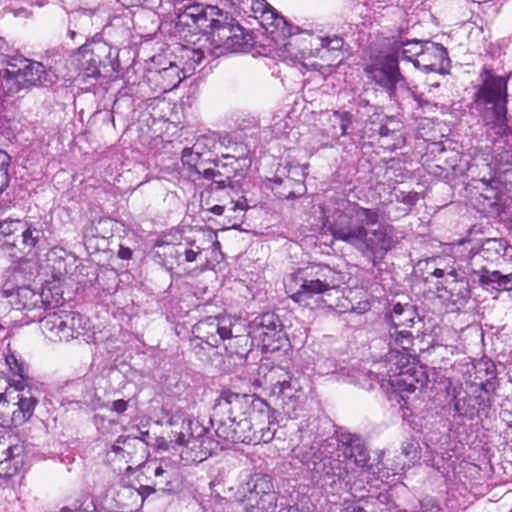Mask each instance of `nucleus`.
Returning a JSON list of instances; mask_svg holds the SVG:
<instances>
[{"instance_id": "27", "label": "nucleus", "mask_w": 512, "mask_h": 512, "mask_svg": "<svg viewBox=\"0 0 512 512\" xmlns=\"http://www.w3.org/2000/svg\"><path fill=\"white\" fill-rule=\"evenodd\" d=\"M475 369V378L480 380L479 387L493 394L498 386L495 364L491 360L482 359L476 364Z\"/></svg>"}, {"instance_id": "24", "label": "nucleus", "mask_w": 512, "mask_h": 512, "mask_svg": "<svg viewBox=\"0 0 512 512\" xmlns=\"http://www.w3.org/2000/svg\"><path fill=\"white\" fill-rule=\"evenodd\" d=\"M269 181L274 184L272 190L275 191L279 198L296 199L303 196L307 190L303 181L295 180L288 176L282 178L279 175H275Z\"/></svg>"}, {"instance_id": "51", "label": "nucleus", "mask_w": 512, "mask_h": 512, "mask_svg": "<svg viewBox=\"0 0 512 512\" xmlns=\"http://www.w3.org/2000/svg\"><path fill=\"white\" fill-rule=\"evenodd\" d=\"M265 406L264 410H261V413L266 417L267 427L270 428L274 433L277 431L278 423H277V412L268 406L266 403L262 402Z\"/></svg>"}, {"instance_id": "48", "label": "nucleus", "mask_w": 512, "mask_h": 512, "mask_svg": "<svg viewBox=\"0 0 512 512\" xmlns=\"http://www.w3.org/2000/svg\"><path fill=\"white\" fill-rule=\"evenodd\" d=\"M395 200L409 207H413L419 200V194L415 191H400L399 193L395 194Z\"/></svg>"}, {"instance_id": "32", "label": "nucleus", "mask_w": 512, "mask_h": 512, "mask_svg": "<svg viewBox=\"0 0 512 512\" xmlns=\"http://www.w3.org/2000/svg\"><path fill=\"white\" fill-rule=\"evenodd\" d=\"M488 135L493 137L497 150L502 149L500 152H496L495 155L499 170L503 172L510 171L512 169V141L506 142L505 137H502L500 134L492 133Z\"/></svg>"}, {"instance_id": "57", "label": "nucleus", "mask_w": 512, "mask_h": 512, "mask_svg": "<svg viewBox=\"0 0 512 512\" xmlns=\"http://www.w3.org/2000/svg\"><path fill=\"white\" fill-rule=\"evenodd\" d=\"M22 452H23V447L20 445H12V446L8 447L6 449V451L4 452L6 455L5 461L12 460V459L19 457Z\"/></svg>"}, {"instance_id": "28", "label": "nucleus", "mask_w": 512, "mask_h": 512, "mask_svg": "<svg viewBox=\"0 0 512 512\" xmlns=\"http://www.w3.org/2000/svg\"><path fill=\"white\" fill-rule=\"evenodd\" d=\"M469 274L477 277L479 285L483 288L499 290L501 273L497 270L490 271L486 266H479L475 256L471 258Z\"/></svg>"}, {"instance_id": "18", "label": "nucleus", "mask_w": 512, "mask_h": 512, "mask_svg": "<svg viewBox=\"0 0 512 512\" xmlns=\"http://www.w3.org/2000/svg\"><path fill=\"white\" fill-rule=\"evenodd\" d=\"M11 60L18 64L15 68L20 70L19 77L23 80L21 83H24L27 89L32 86H48L54 82L52 75L45 70L42 63L21 56L12 57Z\"/></svg>"}, {"instance_id": "43", "label": "nucleus", "mask_w": 512, "mask_h": 512, "mask_svg": "<svg viewBox=\"0 0 512 512\" xmlns=\"http://www.w3.org/2000/svg\"><path fill=\"white\" fill-rule=\"evenodd\" d=\"M394 512H440V508L433 498L426 497L423 500H417L411 503L409 511L404 509Z\"/></svg>"}, {"instance_id": "52", "label": "nucleus", "mask_w": 512, "mask_h": 512, "mask_svg": "<svg viewBox=\"0 0 512 512\" xmlns=\"http://www.w3.org/2000/svg\"><path fill=\"white\" fill-rule=\"evenodd\" d=\"M96 509L95 504L93 500L90 497H85L83 502L75 507L74 509H71L69 507H64L60 510V512H93Z\"/></svg>"}, {"instance_id": "42", "label": "nucleus", "mask_w": 512, "mask_h": 512, "mask_svg": "<svg viewBox=\"0 0 512 512\" xmlns=\"http://www.w3.org/2000/svg\"><path fill=\"white\" fill-rule=\"evenodd\" d=\"M181 160H182L183 165L188 166L189 170L196 174H200V171L196 168V165L199 162H201V161L211 162L212 161V159H210V158L203 159L202 156H200V154L195 153V150L193 149V147H186L182 150Z\"/></svg>"}, {"instance_id": "16", "label": "nucleus", "mask_w": 512, "mask_h": 512, "mask_svg": "<svg viewBox=\"0 0 512 512\" xmlns=\"http://www.w3.org/2000/svg\"><path fill=\"white\" fill-rule=\"evenodd\" d=\"M182 429L177 433V444L186 445L191 450L199 449L203 454H211L214 441L210 439L204 427L191 419H183Z\"/></svg>"}, {"instance_id": "56", "label": "nucleus", "mask_w": 512, "mask_h": 512, "mask_svg": "<svg viewBox=\"0 0 512 512\" xmlns=\"http://www.w3.org/2000/svg\"><path fill=\"white\" fill-rule=\"evenodd\" d=\"M411 95L414 101L417 102L418 107L423 110V113H426L429 109L436 106L432 104L430 101L424 99L422 94L411 92Z\"/></svg>"}, {"instance_id": "58", "label": "nucleus", "mask_w": 512, "mask_h": 512, "mask_svg": "<svg viewBox=\"0 0 512 512\" xmlns=\"http://www.w3.org/2000/svg\"><path fill=\"white\" fill-rule=\"evenodd\" d=\"M127 408H128V401L123 400V399L113 401L110 406V409L117 414L124 413L127 410Z\"/></svg>"}, {"instance_id": "15", "label": "nucleus", "mask_w": 512, "mask_h": 512, "mask_svg": "<svg viewBox=\"0 0 512 512\" xmlns=\"http://www.w3.org/2000/svg\"><path fill=\"white\" fill-rule=\"evenodd\" d=\"M450 64L447 49L439 43L429 40L425 41L423 52L420 58H415L414 66L426 73H445Z\"/></svg>"}, {"instance_id": "20", "label": "nucleus", "mask_w": 512, "mask_h": 512, "mask_svg": "<svg viewBox=\"0 0 512 512\" xmlns=\"http://www.w3.org/2000/svg\"><path fill=\"white\" fill-rule=\"evenodd\" d=\"M5 62H7L9 68L0 69V89L8 95L26 90V85L21 83L23 80L19 77L20 70L15 68L18 64L14 63L11 58H8L4 53H0V63Z\"/></svg>"}, {"instance_id": "12", "label": "nucleus", "mask_w": 512, "mask_h": 512, "mask_svg": "<svg viewBox=\"0 0 512 512\" xmlns=\"http://www.w3.org/2000/svg\"><path fill=\"white\" fill-rule=\"evenodd\" d=\"M492 405V393L484 391L480 387H474L471 391L459 392L453 399L455 413L459 417L474 419L487 411Z\"/></svg>"}, {"instance_id": "36", "label": "nucleus", "mask_w": 512, "mask_h": 512, "mask_svg": "<svg viewBox=\"0 0 512 512\" xmlns=\"http://www.w3.org/2000/svg\"><path fill=\"white\" fill-rule=\"evenodd\" d=\"M445 290L450 294V300L454 304H464L470 298V288L467 281L463 279L453 278L449 281L448 286L444 287Z\"/></svg>"}, {"instance_id": "6", "label": "nucleus", "mask_w": 512, "mask_h": 512, "mask_svg": "<svg viewBox=\"0 0 512 512\" xmlns=\"http://www.w3.org/2000/svg\"><path fill=\"white\" fill-rule=\"evenodd\" d=\"M5 361L12 374V385L18 391V409L12 413V422L21 425L33 416L41 392L31 385L27 366L14 353H8Z\"/></svg>"}, {"instance_id": "53", "label": "nucleus", "mask_w": 512, "mask_h": 512, "mask_svg": "<svg viewBox=\"0 0 512 512\" xmlns=\"http://www.w3.org/2000/svg\"><path fill=\"white\" fill-rule=\"evenodd\" d=\"M201 253L200 247L196 246L194 249L193 247H187L186 245L182 244V255H183V263H192L196 261L198 255Z\"/></svg>"}, {"instance_id": "13", "label": "nucleus", "mask_w": 512, "mask_h": 512, "mask_svg": "<svg viewBox=\"0 0 512 512\" xmlns=\"http://www.w3.org/2000/svg\"><path fill=\"white\" fill-rule=\"evenodd\" d=\"M196 329L205 335L197 336L191 341L195 348L200 347L202 343L214 348L218 347L221 341L235 339L232 333L231 321L227 318L209 317L200 321L196 325Z\"/></svg>"}, {"instance_id": "9", "label": "nucleus", "mask_w": 512, "mask_h": 512, "mask_svg": "<svg viewBox=\"0 0 512 512\" xmlns=\"http://www.w3.org/2000/svg\"><path fill=\"white\" fill-rule=\"evenodd\" d=\"M45 336L54 342H68L86 330L87 319L78 312H53L40 320Z\"/></svg>"}, {"instance_id": "41", "label": "nucleus", "mask_w": 512, "mask_h": 512, "mask_svg": "<svg viewBox=\"0 0 512 512\" xmlns=\"http://www.w3.org/2000/svg\"><path fill=\"white\" fill-rule=\"evenodd\" d=\"M250 480H262L265 477H271L269 464L266 459L257 456L251 459Z\"/></svg>"}, {"instance_id": "54", "label": "nucleus", "mask_w": 512, "mask_h": 512, "mask_svg": "<svg viewBox=\"0 0 512 512\" xmlns=\"http://www.w3.org/2000/svg\"><path fill=\"white\" fill-rule=\"evenodd\" d=\"M7 13H11L16 18H28L31 15V11H29L25 6H18L17 4L7 6L5 8Z\"/></svg>"}, {"instance_id": "14", "label": "nucleus", "mask_w": 512, "mask_h": 512, "mask_svg": "<svg viewBox=\"0 0 512 512\" xmlns=\"http://www.w3.org/2000/svg\"><path fill=\"white\" fill-rule=\"evenodd\" d=\"M65 393L68 394L66 398L68 403H76L80 407L85 406L92 410H97L104 407V402L98 396L96 389L85 378H78L66 383Z\"/></svg>"}, {"instance_id": "31", "label": "nucleus", "mask_w": 512, "mask_h": 512, "mask_svg": "<svg viewBox=\"0 0 512 512\" xmlns=\"http://www.w3.org/2000/svg\"><path fill=\"white\" fill-rule=\"evenodd\" d=\"M482 185V191L476 198L478 210L485 214L498 213L500 211V198L497 190L487 183H482Z\"/></svg>"}, {"instance_id": "59", "label": "nucleus", "mask_w": 512, "mask_h": 512, "mask_svg": "<svg viewBox=\"0 0 512 512\" xmlns=\"http://www.w3.org/2000/svg\"><path fill=\"white\" fill-rule=\"evenodd\" d=\"M258 432L260 434L259 441H263L264 443L270 442L275 436V433L267 426L260 428Z\"/></svg>"}, {"instance_id": "25", "label": "nucleus", "mask_w": 512, "mask_h": 512, "mask_svg": "<svg viewBox=\"0 0 512 512\" xmlns=\"http://www.w3.org/2000/svg\"><path fill=\"white\" fill-rule=\"evenodd\" d=\"M424 45L425 41L399 36L392 43L390 52L396 53L398 57L401 55L403 60L411 61L414 64L415 58H420Z\"/></svg>"}, {"instance_id": "44", "label": "nucleus", "mask_w": 512, "mask_h": 512, "mask_svg": "<svg viewBox=\"0 0 512 512\" xmlns=\"http://www.w3.org/2000/svg\"><path fill=\"white\" fill-rule=\"evenodd\" d=\"M334 122H337L340 129L339 136H347L349 134L348 129L352 124L353 115L349 111L334 110L332 113Z\"/></svg>"}, {"instance_id": "61", "label": "nucleus", "mask_w": 512, "mask_h": 512, "mask_svg": "<svg viewBox=\"0 0 512 512\" xmlns=\"http://www.w3.org/2000/svg\"><path fill=\"white\" fill-rule=\"evenodd\" d=\"M10 162L11 157L9 154L6 151L0 149V170H2V172L8 173Z\"/></svg>"}, {"instance_id": "8", "label": "nucleus", "mask_w": 512, "mask_h": 512, "mask_svg": "<svg viewBox=\"0 0 512 512\" xmlns=\"http://www.w3.org/2000/svg\"><path fill=\"white\" fill-rule=\"evenodd\" d=\"M283 338V325L279 317L272 312L263 313L255 317L249 324L247 335H236L235 340L241 344H248L261 348L263 352L278 350Z\"/></svg>"}, {"instance_id": "21", "label": "nucleus", "mask_w": 512, "mask_h": 512, "mask_svg": "<svg viewBox=\"0 0 512 512\" xmlns=\"http://www.w3.org/2000/svg\"><path fill=\"white\" fill-rule=\"evenodd\" d=\"M474 256L476 259L480 257L489 262H495L500 258H512V246L504 238H487Z\"/></svg>"}, {"instance_id": "38", "label": "nucleus", "mask_w": 512, "mask_h": 512, "mask_svg": "<svg viewBox=\"0 0 512 512\" xmlns=\"http://www.w3.org/2000/svg\"><path fill=\"white\" fill-rule=\"evenodd\" d=\"M22 238L19 237V233L16 234L12 240H5L1 242V251L3 254L7 255L13 262L21 261L25 259L27 256H31L30 254H22Z\"/></svg>"}, {"instance_id": "23", "label": "nucleus", "mask_w": 512, "mask_h": 512, "mask_svg": "<svg viewBox=\"0 0 512 512\" xmlns=\"http://www.w3.org/2000/svg\"><path fill=\"white\" fill-rule=\"evenodd\" d=\"M239 148L242 150V153L239 155L222 154L221 158L226 160V162H223L218 158H215L211 161L216 168L221 170V176L219 178H222L230 183L232 178L236 176L238 169L242 167L240 164L241 161H243V165H250V160L247 158V147L240 146Z\"/></svg>"}, {"instance_id": "34", "label": "nucleus", "mask_w": 512, "mask_h": 512, "mask_svg": "<svg viewBox=\"0 0 512 512\" xmlns=\"http://www.w3.org/2000/svg\"><path fill=\"white\" fill-rule=\"evenodd\" d=\"M181 68L178 65L169 63V67H164L155 72V77L161 78L160 89L164 92L172 90L181 83L184 79L180 76Z\"/></svg>"}, {"instance_id": "2", "label": "nucleus", "mask_w": 512, "mask_h": 512, "mask_svg": "<svg viewBox=\"0 0 512 512\" xmlns=\"http://www.w3.org/2000/svg\"><path fill=\"white\" fill-rule=\"evenodd\" d=\"M325 224L334 239L353 246L373 265L380 262L392 247L388 226L369 230L380 220L379 209L365 208L345 198H336L325 208Z\"/></svg>"}, {"instance_id": "50", "label": "nucleus", "mask_w": 512, "mask_h": 512, "mask_svg": "<svg viewBox=\"0 0 512 512\" xmlns=\"http://www.w3.org/2000/svg\"><path fill=\"white\" fill-rule=\"evenodd\" d=\"M418 448V443L413 439L404 441L401 446L402 453L411 460L419 457Z\"/></svg>"}, {"instance_id": "47", "label": "nucleus", "mask_w": 512, "mask_h": 512, "mask_svg": "<svg viewBox=\"0 0 512 512\" xmlns=\"http://www.w3.org/2000/svg\"><path fill=\"white\" fill-rule=\"evenodd\" d=\"M228 420H233L232 430L240 432L241 436L245 438V442L250 440L246 432L251 429V421L247 417L228 416Z\"/></svg>"}, {"instance_id": "26", "label": "nucleus", "mask_w": 512, "mask_h": 512, "mask_svg": "<svg viewBox=\"0 0 512 512\" xmlns=\"http://www.w3.org/2000/svg\"><path fill=\"white\" fill-rule=\"evenodd\" d=\"M247 403V396L233 393L230 391L223 392L217 401L216 407L228 416L244 417V407Z\"/></svg>"}, {"instance_id": "33", "label": "nucleus", "mask_w": 512, "mask_h": 512, "mask_svg": "<svg viewBox=\"0 0 512 512\" xmlns=\"http://www.w3.org/2000/svg\"><path fill=\"white\" fill-rule=\"evenodd\" d=\"M386 121V116L374 112L362 129V137L368 139L375 138L376 136L387 137L392 130L388 128Z\"/></svg>"}, {"instance_id": "10", "label": "nucleus", "mask_w": 512, "mask_h": 512, "mask_svg": "<svg viewBox=\"0 0 512 512\" xmlns=\"http://www.w3.org/2000/svg\"><path fill=\"white\" fill-rule=\"evenodd\" d=\"M275 30H280L283 39L287 41L283 43L280 56L283 60L298 62L306 57L312 56V39L313 36L308 33H296L297 27H293L287 23L283 16H276Z\"/></svg>"}, {"instance_id": "4", "label": "nucleus", "mask_w": 512, "mask_h": 512, "mask_svg": "<svg viewBox=\"0 0 512 512\" xmlns=\"http://www.w3.org/2000/svg\"><path fill=\"white\" fill-rule=\"evenodd\" d=\"M336 441L337 456L343 457L345 467L341 466L340 460L321 458L317 455L314 447L305 450V446H302L293 450L295 456L312 473V480H325L326 478L344 480L348 476L349 465L361 469H372V465L369 464L370 452L361 436L349 432H338Z\"/></svg>"}, {"instance_id": "7", "label": "nucleus", "mask_w": 512, "mask_h": 512, "mask_svg": "<svg viewBox=\"0 0 512 512\" xmlns=\"http://www.w3.org/2000/svg\"><path fill=\"white\" fill-rule=\"evenodd\" d=\"M316 283L298 271L291 275L286 284V291L294 302L303 307L310 309L333 308L336 305L335 300L338 299V294Z\"/></svg>"}, {"instance_id": "62", "label": "nucleus", "mask_w": 512, "mask_h": 512, "mask_svg": "<svg viewBox=\"0 0 512 512\" xmlns=\"http://www.w3.org/2000/svg\"><path fill=\"white\" fill-rule=\"evenodd\" d=\"M199 175H201L202 178H204V179L213 181V180H215V178L221 176V170L216 167L208 168V169H205L202 173L200 172Z\"/></svg>"}, {"instance_id": "1", "label": "nucleus", "mask_w": 512, "mask_h": 512, "mask_svg": "<svg viewBox=\"0 0 512 512\" xmlns=\"http://www.w3.org/2000/svg\"><path fill=\"white\" fill-rule=\"evenodd\" d=\"M389 318L392 325L389 330L391 349L381 364L384 370L379 373V382L391 402L401 409H410L412 401L417 398V390H421L426 379L423 371L411 365L414 358L408 353L414 341L408 328L413 327L419 316L413 305L396 303Z\"/></svg>"}, {"instance_id": "63", "label": "nucleus", "mask_w": 512, "mask_h": 512, "mask_svg": "<svg viewBox=\"0 0 512 512\" xmlns=\"http://www.w3.org/2000/svg\"><path fill=\"white\" fill-rule=\"evenodd\" d=\"M230 184V182L222 179V178H215V180H213L209 186V190L210 191H215V190H222L224 188H226L228 185Z\"/></svg>"}, {"instance_id": "29", "label": "nucleus", "mask_w": 512, "mask_h": 512, "mask_svg": "<svg viewBox=\"0 0 512 512\" xmlns=\"http://www.w3.org/2000/svg\"><path fill=\"white\" fill-rule=\"evenodd\" d=\"M205 58L204 51L190 46H182L180 49L179 60L182 65L181 72L183 78L192 75L198 65Z\"/></svg>"}, {"instance_id": "3", "label": "nucleus", "mask_w": 512, "mask_h": 512, "mask_svg": "<svg viewBox=\"0 0 512 512\" xmlns=\"http://www.w3.org/2000/svg\"><path fill=\"white\" fill-rule=\"evenodd\" d=\"M176 15L175 31L186 42L211 34L214 42L230 52L242 51L247 45L244 29L216 5L190 3L177 8Z\"/></svg>"}, {"instance_id": "35", "label": "nucleus", "mask_w": 512, "mask_h": 512, "mask_svg": "<svg viewBox=\"0 0 512 512\" xmlns=\"http://www.w3.org/2000/svg\"><path fill=\"white\" fill-rule=\"evenodd\" d=\"M19 237L22 238V245L20 248L22 249V254H30L31 256L36 255V249L38 243L43 237V231L26 224L24 228H21Z\"/></svg>"}, {"instance_id": "30", "label": "nucleus", "mask_w": 512, "mask_h": 512, "mask_svg": "<svg viewBox=\"0 0 512 512\" xmlns=\"http://www.w3.org/2000/svg\"><path fill=\"white\" fill-rule=\"evenodd\" d=\"M248 208L247 199L241 196L236 201L231 200L228 205H214L209 208L208 211L217 216L224 215L226 212H238V215L234 216L235 221L232 222L230 220L231 227L236 228L242 224L245 212Z\"/></svg>"}, {"instance_id": "17", "label": "nucleus", "mask_w": 512, "mask_h": 512, "mask_svg": "<svg viewBox=\"0 0 512 512\" xmlns=\"http://www.w3.org/2000/svg\"><path fill=\"white\" fill-rule=\"evenodd\" d=\"M110 52V48L103 42H91L82 45L78 53L82 56L81 68L83 76L98 78L101 76L100 66L105 65L104 59Z\"/></svg>"}, {"instance_id": "40", "label": "nucleus", "mask_w": 512, "mask_h": 512, "mask_svg": "<svg viewBox=\"0 0 512 512\" xmlns=\"http://www.w3.org/2000/svg\"><path fill=\"white\" fill-rule=\"evenodd\" d=\"M233 420H221L218 426L215 429V433L218 438L223 439L228 442H245V438L241 436L240 432L234 429L232 430Z\"/></svg>"}, {"instance_id": "39", "label": "nucleus", "mask_w": 512, "mask_h": 512, "mask_svg": "<svg viewBox=\"0 0 512 512\" xmlns=\"http://www.w3.org/2000/svg\"><path fill=\"white\" fill-rule=\"evenodd\" d=\"M155 489L151 486L134 487L133 485H125L121 491L123 496L130 497L135 506H141L144 500L152 493Z\"/></svg>"}, {"instance_id": "45", "label": "nucleus", "mask_w": 512, "mask_h": 512, "mask_svg": "<svg viewBox=\"0 0 512 512\" xmlns=\"http://www.w3.org/2000/svg\"><path fill=\"white\" fill-rule=\"evenodd\" d=\"M214 146V139L205 135L198 137L195 143L192 145L193 149L195 150V153L200 154V156H202L203 159H206L205 156L211 152Z\"/></svg>"}, {"instance_id": "11", "label": "nucleus", "mask_w": 512, "mask_h": 512, "mask_svg": "<svg viewBox=\"0 0 512 512\" xmlns=\"http://www.w3.org/2000/svg\"><path fill=\"white\" fill-rule=\"evenodd\" d=\"M368 77L375 82L376 85L385 89L389 94L395 92L397 84L404 80L400 68L399 60L396 53H385L379 55L366 68Z\"/></svg>"}, {"instance_id": "46", "label": "nucleus", "mask_w": 512, "mask_h": 512, "mask_svg": "<svg viewBox=\"0 0 512 512\" xmlns=\"http://www.w3.org/2000/svg\"><path fill=\"white\" fill-rule=\"evenodd\" d=\"M36 297V294L33 290L26 286H17L16 287V296L15 298L18 300L16 302L17 305L21 306L24 309L29 308L34 305V302L28 303V299Z\"/></svg>"}, {"instance_id": "5", "label": "nucleus", "mask_w": 512, "mask_h": 512, "mask_svg": "<svg viewBox=\"0 0 512 512\" xmlns=\"http://www.w3.org/2000/svg\"><path fill=\"white\" fill-rule=\"evenodd\" d=\"M509 75H499L488 65L479 74L474 94V107L487 126L488 134H500L506 142L512 141V126L507 118V84Z\"/></svg>"}, {"instance_id": "19", "label": "nucleus", "mask_w": 512, "mask_h": 512, "mask_svg": "<svg viewBox=\"0 0 512 512\" xmlns=\"http://www.w3.org/2000/svg\"><path fill=\"white\" fill-rule=\"evenodd\" d=\"M302 274H305L308 278L313 279L316 284L323 285L328 289L339 294V288L343 283L342 274L328 265L325 264H313L304 269L299 270Z\"/></svg>"}, {"instance_id": "22", "label": "nucleus", "mask_w": 512, "mask_h": 512, "mask_svg": "<svg viewBox=\"0 0 512 512\" xmlns=\"http://www.w3.org/2000/svg\"><path fill=\"white\" fill-rule=\"evenodd\" d=\"M278 379L272 382L271 393L274 396L281 397L283 400H295L301 392V386L298 380L294 379L287 371L278 369L274 371Z\"/></svg>"}, {"instance_id": "55", "label": "nucleus", "mask_w": 512, "mask_h": 512, "mask_svg": "<svg viewBox=\"0 0 512 512\" xmlns=\"http://www.w3.org/2000/svg\"><path fill=\"white\" fill-rule=\"evenodd\" d=\"M322 46L326 47L329 50H340L343 47L344 40L338 36H334L333 38L327 37L322 40Z\"/></svg>"}, {"instance_id": "49", "label": "nucleus", "mask_w": 512, "mask_h": 512, "mask_svg": "<svg viewBox=\"0 0 512 512\" xmlns=\"http://www.w3.org/2000/svg\"><path fill=\"white\" fill-rule=\"evenodd\" d=\"M168 251L165 253L167 258L174 260L171 262L169 269L173 268V264L176 263L178 266L183 264V255H182V243L177 245H171L168 248Z\"/></svg>"}, {"instance_id": "37", "label": "nucleus", "mask_w": 512, "mask_h": 512, "mask_svg": "<svg viewBox=\"0 0 512 512\" xmlns=\"http://www.w3.org/2000/svg\"><path fill=\"white\" fill-rule=\"evenodd\" d=\"M246 7H250L254 13H260V16L264 18V20L271 19L272 21L269 23V25L275 28L274 18L279 15L272 6L265 2V0H249L246 5H242L239 8L245 11Z\"/></svg>"}, {"instance_id": "60", "label": "nucleus", "mask_w": 512, "mask_h": 512, "mask_svg": "<svg viewBox=\"0 0 512 512\" xmlns=\"http://www.w3.org/2000/svg\"><path fill=\"white\" fill-rule=\"evenodd\" d=\"M499 290H512V272L509 274H500Z\"/></svg>"}, {"instance_id": "64", "label": "nucleus", "mask_w": 512, "mask_h": 512, "mask_svg": "<svg viewBox=\"0 0 512 512\" xmlns=\"http://www.w3.org/2000/svg\"><path fill=\"white\" fill-rule=\"evenodd\" d=\"M10 183V176L9 173L2 172L0 170V196L2 193L7 189Z\"/></svg>"}]
</instances>
